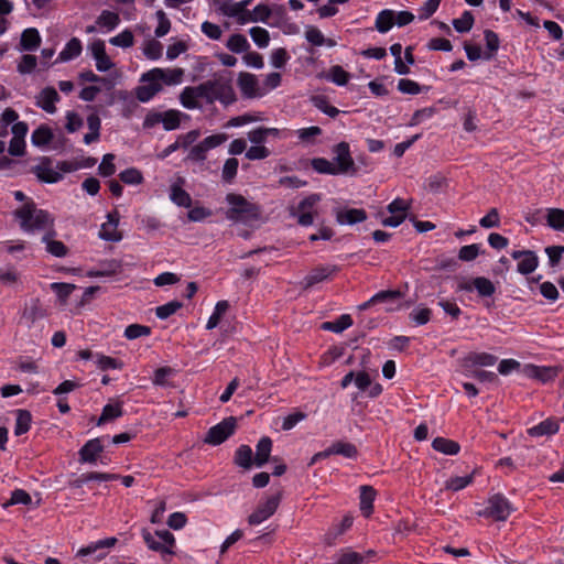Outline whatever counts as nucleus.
<instances>
[{
    "instance_id": "f257e3e1",
    "label": "nucleus",
    "mask_w": 564,
    "mask_h": 564,
    "mask_svg": "<svg viewBox=\"0 0 564 564\" xmlns=\"http://www.w3.org/2000/svg\"><path fill=\"white\" fill-rule=\"evenodd\" d=\"M183 68H153L141 76L143 85L135 90V96L141 102H147L166 86L178 85L183 82Z\"/></svg>"
},
{
    "instance_id": "f03ea898",
    "label": "nucleus",
    "mask_w": 564,
    "mask_h": 564,
    "mask_svg": "<svg viewBox=\"0 0 564 564\" xmlns=\"http://www.w3.org/2000/svg\"><path fill=\"white\" fill-rule=\"evenodd\" d=\"M14 217L20 228L29 234L52 230L54 219L45 210L39 209L33 202H28L14 210Z\"/></svg>"
},
{
    "instance_id": "7ed1b4c3",
    "label": "nucleus",
    "mask_w": 564,
    "mask_h": 564,
    "mask_svg": "<svg viewBox=\"0 0 564 564\" xmlns=\"http://www.w3.org/2000/svg\"><path fill=\"white\" fill-rule=\"evenodd\" d=\"M226 202L228 204V208L225 215L228 220L248 226L260 220V207L245 198L242 195L229 193L226 195Z\"/></svg>"
},
{
    "instance_id": "20e7f679",
    "label": "nucleus",
    "mask_w": 564,
    "mask_h": 564,
    "mask_svg": "<svg viewBox=\"0 0 564 564\" xmlns=\"http://www.w3.org/2000/svg\"><path fill=\"white\" fill-rule=\"evenodd\" d=\"M142 538L147 546L161 554L163 558L175 554V538L167 530H156L153 534L148 530H142Z\"/></svg>"
},
{
    "instance_id": "39448f33",
    "label": "nucleus",
    "mask_w": 564,
    "mask_h": 564,
    "mask_svg": "<svg viewBox=\"0 0 564 564\" xmlns=\"http://www.w3.org/2000/svg\"><path fill=\"white\" fill-rule=\"evenodd\" d=\"M206 102L213 104L216 100L229 105L236 100L235 91L231 85L224 79H210L205 82Z\"/></svg>"
},
{
    "instance_id": "423d86ee",
    "label": "nucleus",
    "mask_w": 564,
    "mask_h": 564,
    "mask_svg": "<svg viewBox=\"0 0 564 564\" xmlns=\"http://www.w3.org/2000/svg\"><path fill=\"white\" fill-rule=\"evenodd\" d=\"M237 420L234 416L224 419L220 423L212 426L204 442L210 445H219L224 443L230 435L235 433Z\"/></svg>"
},
{
    "instance_id": "0eeeda50",
    "label": "nucleus",
    "mask_w": 564,
    "mask_h": 564,
    "mask_svg": "<svg viewBox=\"0 0 564 564\" xmlns=\"http://www.w3.org/2000/svg\"><path fill=\"white\" fill-rule=\"evenodd\" d=\"M512 511L513 508L509 500L505 496L497 494L489 498L487 508L480 514L491 517L497 521H505Z\"/></svg>"
},
{
    "instance_id": "6e6552de",
    "label": "nucleus",
    "mask_w": 564,
    "mask_h": 564,
    "mask_svg": "<svg viewBox=\"0 0 564 564\" xmlns=\"http://www.w3.org/2000/svg\"><path fill=\"white\" fill-rule=\"evenodd\" d=\"M280 500V494L268 497L263 502L259 503L257 509L248 517V522L251 525H257L269 519L276 511Z\"/></svg>"
},
{
    "instance_id": "1a4fd4ad",
    "label": "nucleus",
    "mask_w": 564,
    "mask_h": 564,
    "mask_svg": "<svg viewBox=\"0 0 564 564\" xmlns=\"http://www.w3.org/2000/svg\"><path fill=\"white\" fill-rule=\"evenodd\" d=\"M339 268L335 264H325L313 268L302 280L301 285L304 290L313 288L317 283L330 280Z\"/></svg>"
},
{
    "instance_id": "9d476101",
    "label": "nucleus",
    "mask_w": 564,
    "mask_h": 564,
    "mask_svg": "<svg viewBox=\"0 0 564 564\" xmlns=\"http://www.w3.org/2000/svg\"><path fill=\"white\" fill-rule=\"evenodd\" d=\"M334 163L338 174L356 173L355 162L350 155L349 144L339 142L334 147Z\"/></svg>"
},
{
    "instance_id": "9b49d317",
    "label": "nucleus",
    "mask_w": 564,
    "mask_h": 564,
    "mask_svg": "<svg viewBox=\"0 0 564 564\" xmlns=\"http://www.w3.org/2000/svg\"><path fill=\"white\" fill-rule=\"evenodd\" d=\"M457 290L466 292L476 290L479 296L489 297L495 294L496 286L489 279L477 276L471 280L462 279L457 284Z\"/></svg>"
},
{
    "instance_id": "f8f14e48",
    "label": "nucleus",
    "mask_w": 564,
    "mask_h": 564,
    "mask_svg": "<svg viewBox=\"0 0 564 564\" xmlns=\"http://www.w3.org/2000/svg\"><path fill=\"white\" fill-rule=\"evenodd\" d=\"M375 556L376 552L373 550L359 553L351 550L350 547H346L341 549L336 554L334 564H362L365 562L371 561Z\"/></svg>"
},
{
    "instance_id": "ddd939ff",
    "label": "nucleus",
    "mask_w": 564,
    "mask_h": 564,
    "mask_svg": "<svg viewBox=\"0 0 564 564\" xmlns=\"http://www.w3.org/2000/svg\"><path fill=\"white\" fill-rule=\"evenodd\" d=\"M119 213L113 210L107 215V221L104 223L99 230V237L106 241H120L122 235L118 231Z\"/></svg>"
},
{
    "instance_id": "4468645a",
    "label": "nucleus",
    "mask_w": 564,
    "mask_h": 564,
    "mask_svg": "<svg viewBox=\"0 0 564 564\" xmlns=\"http://www.w3.org/2000/svg\"><path fill=\"white\" fill-rule=\"evenodd\" d=\"M238 87L242 96L247 98H256L264 95L259 87L256 75L250 73H240L237 80Z\"/></svg>"
},
{
    "instance_id": "2eb2a0df",
    "label": "nucleus",
    "mask_w": 564,
    "mask_h": 564,
    "mask_svg": "<svg viewBox=\"0 0 564 564\" xmlns=\"http://www.w3.org/2000/svg\"><path fill=\"white\" fill-rule=\"evenodd\" d=\"M511 257L519 260L517 270L524 275L532 273L539 264L536 254L531 250L513 251Z\"/></svg>"
},
{
    "instance_id": "dca6fc26",
    "label": "nucleus",
    "mask_w": 564,
    "mask_h": 564,
    "mask_svg": "<svg viewBox=\"0 0 564 564\" xmlns=\"http://www.w3.org/2000/svg\"><path fill=\"white\" fill-rule=\"evenodd\" d=\"M32 171L39 180L45 183H56L63 178L62 173L52 166V161L48 158H44Z\"/></svg>"
},
{
    "instance_id": "f3484780",
    "label": "nucleus",
    "mask_w": 564,
    "mask_h": 564,
    "mask_svg": "<svg viewBox=\"0 0 564 564\" xmlns=\"http://www.w3.org/2000/svg\"><path fill=\"white\" fill-rule=\"evenodd\" d=\"M93 57L96 61V68L99 72H107L113 67V63L106 53L105 43L101 40H96L90 44Z\"/></svg>"
},
{
    "instance_id": "a211bd4d",
    "label": "nucleus",
    "mask_w": 564,
    "mask_h": 564,
    "mask_svg": "<svg viewBox=\"0 0 564 564\" xmlns=\"http://www.w3.org/2000/svg\"><path fill=\"white\" fill-rule=\"evenodd\" d=\"M45 316L46 312L42 307L39 299H32L28 304H25L22 312V319L25 321L28 327H32L35 322L44 318Z\"/></svg>"
},
{
    "instance_id": "6ab92c4d",
    "label": "nucleus",
    "mask_w": 564,
    "mask_h": 564,
    "mask_svg": "<svg viewBox=\"0 0 564 564\" xmlns=\"http://www.w3.org/2000/svg\"><path fill=\"white\" fill-rule=\"evenodd\" d=\"M57 101H59V95L54 87H45L36 97V106L47 113L56 111L55 104Z\"/></svg>"
},
{
    "instance_id": "aec40b11",
    "label": "nucleus",
    "mask_w": 564,
    "mask_h": 564,
    "mask_svg": "<svg viewBox=\"0 0 564 564\" xmlns=\"http://www.w3.org/2000/svg\"><path fill=\"white\" fill-rule=\"evenodd\" d=\"M121 271V263L118 260L101 261L96 268L89 270L87 275L90 278L112 276Z\"/></svg>"
},
{
    "instance_id": "412c9836",
    "label": "nucleus",
    "mask_w": 564,
    "mask_h": 564,
    "mask_svg": "<svg viewBox=\"0 0 564 564\" xmlns=\"http://www.w3.org/2000/svg\"><path fill=\"white\" fill-rule=\"evenodd\" d=\"M104 451L100 438L89 440L79 451L82 463H96L98 455Z\"/></svg>"
},
{
    "instance_id": "4be33fe9",
    "label": "nucleus",
    "mask_w": 564,
    "mask_h": 564,
    "mask_svg": "<svg viewBox=\"0 0 564 564\" xmlns=\"http://www.w3.org/2000/svg\"><path fill=\"white\" fill-rule=\"evenodd\" d=\"M367 219V214L361 208L340 209L336 213V220L340 225H355Z\"/></svg>"
},
{
    "instance_id": "5701e85b",
    "label": "nucleus",
    "mask_w": 564,
    "mask_h": 564,
    "mask_svg": "<svg viewBox=\"0 0 564 564\" xmlns=\"http://www.w3.org/2000/svg\"><path fill=\"white\" fill-rule=\"evenodd\" d=\"M558 367H540V366H530L528 373L530 377L546 383L552 381L560 373Z\"/></svg>"
},
{
    "instance_id": "b1692460",
    "label": "nucleus",
    "mask_w": 564,
    "mask_h": 564,
    "mask_svg": "<svg viewBox=\"0 0 564 564\" xmlns=\"http://www.w3.org/2000/svg\"><path fill=\"white\" fill-rule=\"evenodd\" d=\"M272 449V441L270 437H262L258 444L256 449V456H254V465L257 467H262L270 458Z\"/></svg>"
},
{
    "instance_id": "393cba45",
    "label": "nucleus",
    "mask_w": 564,
    "mask_h": 564,
    "mask_svg": "<svg viewBox=\"0 0 564 564\" xmlns=\"http://www.w3.org/2000/svg\"><path fill=\"white\" fill-rule=\"evenodd\" d=\"M376 490L371 486L364 485L360 487V511L365 517H369L373 510V500Z\"/></svg>"
},
{
    "instance_id": "a878e982",
    "label": "nucleus",
    "mask_w": 564,
    "mask_h": 564,
    "mask_svg": "<svg viewBox=\"0 0 564 564\" xmlns=\"http://www.w3.org/2000/svg\"><path fill=\"white\" fill-rule=\"evenodd\" d=\"M41 44V36L36 29L30 28L22 32L20 45L22 51H35Z\"/></svg>"
},
{
    "instance_id": "bb28decb",
    "label": "nucleus",
    "mask_w": 564,
    "mask_h": 564,
    "mask_svg": "<svg viewBox=\"0 0 564 564\" xmlns=\"http://www.w3.org/2000/svg\"><path fill=\"white\" fill-rule=\"evenodd\" d=\"M497 357L488 352H469L465 358L466 366H494Z\"/></svg>"
},
{
    "instance_id": "cd10ccee",
    "label": "nucleus",
    "mask_w": 564,
    "mask_h": 564,
    "mask_svg": "<svg viewBox=\"0 0 564 564\" xmlns=\"http://www.w3.org/2000/svg\"><path fill=\"white\" fill-rule=\"evenodd\" d=\"M558 431L557 422L546 419L543 422L534 425L533 427L528 430L529 435L533 437H540L544 435H552Z\"/></svg>"
},
{
    "instance_id": "c85d7f7f",
    "label": "nucleus",
    "mask_w": 564,
    "mask_h": 564,
    "mask_svg": "<svg viewBox=\"0 0 564 564\" xmlns=\"http://www.w3.org/2000/svg\"><path fill=\"white\" fill-rule=\"evenodd\" d=\"M117 543L116 538H107L104 540H99L96 542H93L88 544L85 547H82L77 551V556H87L90 554H95L96 552L102 550V549H109L112 547Z\"/></svg>"
},
{
    "instance_id": "c756f323",
    "label": "nucleus",
    "mask_w": 564,
    "mask_h": 564,
    "mask_svg": "<svg viewBox=\"0 0 564 564\" xmlns=\"http://www.w3.org/2000/svg\"><path fill=\"white\" fill-rule=\"evenodd\" d=\"M432 446L435 451L445 455H456L460 449V446L457 442L445 437L434 438Z\"/></svg>"
},
{
    "instance_id": "7c9ffc66",
    "label": "nucleus",
    "mask_w": 564,
    "mask_h": 564,
    "mask_svg": "<svg viewBox=\"0 0 564 564\" xmlns=\"http://www.w3.org/2000/svg\"><path fill=\"white\" fill-rule=\"evenodd\" d=\"M330 455H341L346 458H356L358 451L357 447L349 442L338 441L329 446Z\"/></svg>"
},
{
    "instance_id": "2f4dec72",
    "label": "nucleus",
    "mask_w": 564,
    "mask_h": 564,
    "mask_svg": "<svg viewBox=\"0 0 564 564\" xmlns=\"http://www.w3.org/2000/svg\"><path fill=\"white\" fill-rule=\"evenodd\" d=\"M82 42L77 37H73L67 42L64 50L58 55L59 62H67L70 61L82 53Z\"/></svg>"
},
{
    "instance_id": "473e14b6",
    "label": "nucleus",
    "mask_w": 564,
    "mask_h": 564,
    "mask_svg": "<svg viewBox=\"0 0 564 564\" xmlns=\"http://www.w3.org/2000/svg\"><path fill=\"white\" fill-rule=\"evenodd\" d=\"M122 414H123V410H122L121 402L108 403L104 406L101 415L99 416L97 424L101 425L108 421H112L115 419L122 416Z\"/></svg>"
},
{
    "instance_id": "72a5a7b5",
    "label": "nucleus",
    "mask_w": 564,
    "mask_h": 564,
    "mask_svg": "<svg viewBox=\"0 0 564 564\" xmlns=\"http://www.w3.org/2000/svg\"><path fill=\"white\" fill-rule=\"evenodd\" d=\"M54 235L55 232L52 230L51 235L43 236L42 240L46 245V250L54 257H65L68 252V249L62 241L52 239V236Z\"/></svg>"
},
{
    "instance_id": "f704fd0d",
    "label": "nucleus",
    "mask_w": 564,
    "mask_h": 564,
    "mask_svg": "<svg viewBox=\"0 0 564 564\" xmlns=\"http://www.w3.org/2000/svg\"><path fill=\"white\" fill-rule=\"evenodd\" d=\"M352 325V318L349 314H343L337 319L332 322H325L322 324L324 330H330L334 333H341Z\"/></svg>"
},
{
    "instance_id": "c9c22d12",
    "label": "nucleus",
    "mask_w": 564,
    "mask_h": 564,
    "mask_svg": "<svg viewBox=\"0 0 564 564\" xmlns=\"http://www.w3.org/2000/svg\"><path fill=\"white\" fill-rule=\"evenodd\" d=\"M170 198L177 206L187 208L192 204V198L189 194L186 191H184L178 183L172 184Z\"/></svg>"
},
{
    "instance_id": "e433bc0d",
    "label": "nucleus",
    "mask_w": 564,
    "mask_h": 564,
    "mask_svg": "<svg viewBox=\"0 0 564 564\" xmlns=\"http://www.w3.org/2000/svg\"><path fill=\"white\" fill-rule=\"evenodd\" d=\"M31 422H32V415L28 410H18L17 419H15V426H14V434L17 436L25 434L31 427Z\"/></svg>"
},
{
    "instance_id": "4c0bfd02",
    "label": "nucleus",
    "mask_w": 564,
    "mask_h": 564,
    "mask_svg": "<svg viewBox=\"0 0 564 564\" xmlns=\"http://www.w3.org/2000/svg\"><path fill=\"white\" fill-rule=\"evenodd\" d=\"M226 46L232 53L240 54V53H246L249 50L250 44L245 35L232 34L228 39Z\"/></svg>"
},
{
    "instance_id": "58836bf2",
    "label": "nucleus",
    "mask_w": 564,
    "mask_h": 564,
    "mask_svg": "<svg viewBox=\"0 0 564 564\" xmlns=\"http://www.w3.org/2000/svg\"><path fill=\"white\" fill-rule=\"evenodd\" d=\"M50 288L56 294L59 303L65 305L69 295L76 289V285L72 283L54 282L50 285Z\"/></svg>"
},
{
    "instance_id": "ea45409f",
    "label": "nucleus",
    "mask_w": 564,
    "mask_h": 564,
    "mask_svg": "<svg viewBox=\"0 0 564 564\" xmlns=\"http://www.w3.org/2000/svg\"><path fill=\"white\" fill-rule=\"evenodd\" d=\"M235 463L245 469H249L252 466L251 447L248 445H240L235 453Z\"/></svg>"
},
{
    "instance_id": "a19ab883",
    "label": "nucleus",
    "mask_w": 564,
    "mask_h": 564,
    "mask_svg": "<svg viewBox=\"0 0 564 564\" xmlns=\"http://www.w3.org/2000/svg\"><path fill=\"white\" fill-rule=\"evenodd\" d=\"M546 223L554 230L564 231V210L560 208H549Z\"/></svg>"
},
{
    "instance_id": "79ce46f5",
    "label": "nucleus",
    "mask_w": 564,
    "mask_h": 564,
    "mask_svg": "<svg viewBox=\"0 0 564 564\" xmlns=\"http://www.w3.org/2000/svg\"><path fill=\"white\" fill-rule=\"evenodd\" d=\"M394 24V12L392 10L381 11L376 19V29L380 33L388 32Z\"/></svg>"
},
{
    "instance_id": "37998d69",
    "label": "nucleus",
    "mask_w": 564,
    "mask_h": 564,
    "mask_svg": "<svg viewBox=\"0 0 564 564\" xmlns=\"http://www.w3.org/2000/svg\"><path fill=\"white\" fill-rule=\"evenodd\" d=\"M53 139V133L51 129L46 126H40L32 133L31 140L32 143L36 147H43L51 142Z\"/></svg>"
},
{
    "instance_id": "c03bdc74",
    "label": "nucleus",
    "mask_w": 564,
    "mask_h": 564,
    "mask_svg": "<svg viewBox=\"0 0 564 564\" xmlns=\"http://www.w3.org/2000/svg\"><path fill=\"white\" fill-rule=\"evenodd\" d=\"M229 308V304L227 301H219L217 302L214 313L210 315V317L207 321L206 328L213 329L218 326L221 317L227 313Z\"/></svg>"
},
{
    "instance_id": "a18cd8bd",
    "label": "nucleus",
    "mask_w": 564,
    "mask_h": 564,
    "mask_svg": "<svg viewBox=\"0 0 564 564\" xmlns=\"http://www.w3.org/2000/svg\"><path fill=\"white\" fill-rule=\"evenodd\" d=\"M312 167L322 174L338 175L335 163L324 158L313 159Z\"/></svg>"
},
{
    "instance_id": "49530a36",
    "label": "nucleus",
    "mask_w": 564,
    "mask_h": 564,
    "mask_svg": "<svg viewBox=\"0 0 564 564\" xmlns=\"http://www.w3.org/2000/svg\"><path fill=\"white\" fill-rule=\"evenodd\" d=\"M328 78L338 86H345L350 78V74L341 66L335 65L329 68Z\"/></svg>"
},
{
    "instance_id": "de8ad7c7",
    "label": "nucleus",
    "mask_w": 564,
    "mask_h": 564,
    "mask_svg": "<svg viewBox=\"0 0 564 564\" xmlns=\"http://www.w3.org/2000/svg\"><path fill=\"white\" fill-rule=\"evenodd\" d=\"M474 25V15L470 11H465L460 18L453 20V26L459 33H465L471 30Z\"/></svg>"
},
{
    "instance_id": "09e8293b",
    "label": "nucleus",
    "mask_w": 564,
    "mask_h": 564,
    "mask_svg": "<svg viewBox=\"0 0 564 564\" xmlns=\"http://www.w3.org/2000/svg\"><path fill=\"white\" fill-rule=\"evenodd\" d=\"M473 481V475L451 477L445 482V489L458 491L466 488Z\"/></svg>"
},
{
    "instance_id": "8fccbe9b",
    "label": "nucleus",
    "mask_w": 564,
    "mask_h": 564,
    "mask_svg": "<svg viewBox=\"0 0 564 564\" xmlns=\"http://www.w3.org/2000/svg\"><path fill=\"white\" fill-rule=\"evenodd\" d=\"M252 41L260 47L264 48L269 45L270 34L269 32L260 26H253L249 31Z\"/></svg>"
},
{
    "instance_id": "3c124183",
    "label": "nucleus",
    "mask_w": 564,
    "mask_h": 564,
    "mask_svg": "<svg viewBox=\"0 0 564 564\" xmlns=\"http://www.w3.org/2000/svg\"><path fill=\"white\" fill-rule=\"evenodd\" d=\"M120 22L119 14L112 11L104 10L97 19V24L106 26L109 30L115 29Z\"/></svg>"
},
{
    "instance_id": "603ef678",
    "label": "nucleus",
    "mask_w": 564,
    "mask_h": 564,
    "mask_svg": "<svg viewBox=\"0 0 564 564\" xmlns=\"http://www.w3.org/2000/svg\"><path fill=\"white\" fill-rule=\"evenodd\" d=\"M109 43L111 45H115V46H118V47L128 48V47H131L133 45L134 36H133V34H132V32L130 30H124L121 33H119L118 35L111 37L109 40Z\"/></svg>"
},
{
    "instance_id": "864d4df0",
    "label": "nucleus",
    "mask_w": 564,
    "mask_h": 564,
    "mask_svg": "<svg viewBox=\"0 0 564 564\" xmlns=\"http://www.w3.org/2000/svg\"><path fill=\"white\" fill-rule=\"evenodd\" d=\"M180 101L182 106L186 109L200 108V104L196 99V96L192 90V86H187L182 90L180 95Z\"/></svg>"
},
{
    "instance_id": "5fc2aeb1",
    "label": "nucleus",
    "mask_w": 564,
    "mask_h": 564,
    "mask_svg": "<svg viewBox=\"0 0 564 564\" xmlns=\"http://www.w3.org/2000/svg\"><path fill=\"white\" fill-rule=\"evenodd\" d=\"M182 306H183V304L181 302L171 301L166 304L158 306L155 308V314L160 319H166L167 317L175 314Z\"/></svg>"
},
{
    "instance_id": "6e6d98bb",
    "label": "nucleus",
    "mask_w": 564,
    "mask_h": 564,
    "mask_svg": "<svg viewBox=\"0 0 564 564\" xmlns=\"http://www.w3.org/2000/svg\"><path fill=\"white\" fill-rule=\"evenodd\" d=\"M312 101L318 110L330 118H335L339 113V110L336 107L330 106L324 96H315L312 98Z\"/></svg>"
},
{
    "instance_id": "4d7b16f0",
    "label": "nucleus",
    "mask_w": 564,
    "mask_h": 564,
    "mask_svg": "<svg viewBox=\"0 0 564 564\" xmlns=\"http://www.w3.org/2000/svg\"><path fill=\"white\" fill-rule=\"evenodd\" d=\"M151 334V328L145 325L131 324L124 329V337L132 340Z\"/></svg>"
},
{
    "instance_id": "13d9d810",
    "label": "nucleus",
    "mask_w": 564,
    "mask_h": 564,
    "mask_svg": "<svg viewBox=\"0 0 564 564\" xmlns=\"http://www.w3.org/2000/svg\"><path fill=\"white\" fill-rule=\"evenodd\" d=\"M31 496L23 489H15L12 494H11V498L10 500H8L7 502H4L2 505V507L6 509L10 506H13V505H29L31 503Z\"/></svg>"
},
{
    "instance_id": "bf43d9fd",
    "label": "nucleus",
    "mask_w": 564,
    "mask_h": 564,
    "mask_svg": "<svg viewBox=\"0 0 564 564\" xmlns=\"http://www.w3.org/2000/svg\"><path fill=\"white\" fill-rule=\"evenodd\" d=\"M120 180L129 185H137L142 183L143 176L141 172L134 167L127 169L119 174Z\"/></svg>"
},
{
    "instance_id": "052dcab7",
    "label": "nucleus",
    "mask_w": 564,
    "mask_h": 564,
    "mask_svg": "<svg viewBox=\"0 0 564 564\" xmlns=\"http://www.w3.org/2000/svg\"><path fill=\"white\" fill-rule=\"evenodd\" d=\"M238 165H239L238 160L235 158L226 160L224 167H223V173H221L223 180L225 182H227V183L232 182V180L237 175Z\"/></svg>"
},
{
    "instance_id": "680f3d73",
    "label": "nucleus",
    "mask_w": 564,
    "mask_h": 564,
    "mask_svg": "<svg viewBox=\"0 0 564 564\" xmlns=\"http://www.w3.org/2000/svg\"><path fill=\"white\" fill-rule=\"evenodd\" d=\"M115 155L111 153L105 154L101 163L99 164L98 171L99 174L108 177L115 174L116 165L113 164Z\"/></svg>"
},
{
    "instance_id": "e2e57ef3",
    "label": "nucleus",
    "mask_w": 564,
    "mask_h": 564,
    "mask_svg": "<svg viewBox=\"0 0 564 564\" xmlns=\"http://www.w3.org/2000/svg\"><path fill=\"white\" fill-rule=\"evenodd\" d=\"M398 90L402 94L417 95L421 93V86L412 79L402 78L398 82Z\"/></svg>"
},
{
    "instance_id": "0e129e2a",
    "label": "nucleus",
    "mask_w": 564,
    "mask_h": 564,
    "mask_svg": "<svg viewBox=\"0 0 564 564\" xmlns=\"http://www.w3.org/2000/svg\"><path fill=\"white\" fill-rule=\"evenodd\" d=\"M162 123L165 130H174L180 126V112L176 110H169L162 113Z\"/></svg>"
},
{
    "instance_id": "69168bd1",
    "label": "nucleus",
    "mask_w": 564,
    "mask_h": 564,
    "mask_svg": "<svg viewBox=\"0 0 564 564\" xmlns=\"http://www.w3.org/2000/svg\"><path fill=\"white\" fill-rule=\"evenodd\" d=\"M270 155V150L264 145H252L246 151V158L251 161L263 160Z\"/></svg>"
},
{
    "instance_id": "338daca9",
    "label": "nucleus",
    "mask_w": 564,
    "mask_h": 564,
    "mask_svg": "<svg viewBox=\"0 0 564 564\" xmlns=\"http://www.w3.org/2000/svg\"><path fill=\"white\" fill-rule=\"evenodd\" d=\"M96 362L101 370L121 369L123 366V364L120 360L104 355H98Z\"/></svg>"
},
{
    "instance_id": "774afa93",
    "label": "nucleus",
    "mask_w": 564,
    "mask_h": 564,
    "mask_svg": "<svg viewBox=\"0 0 564 564\" xmlns=\"http://www.w3.org/2000/svg\"><path fill=\"white\" fill-rule=\"evenodd\" d=\"M36 56L25 54L21 57V61L18 65V72L21 74H30L36 67Z\"/></svg>"
}]
</instances>
